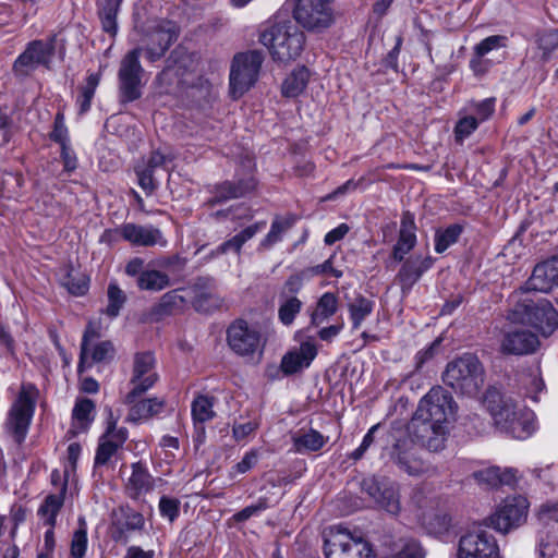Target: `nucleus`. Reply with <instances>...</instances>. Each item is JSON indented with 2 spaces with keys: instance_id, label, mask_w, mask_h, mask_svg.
I'll use <instances>...</instances> for the list:
<instances>
[{
  "instance_id": "1",
  "label": "nucleus",
  "mask_w": 558,
  "mask_h": 558,
  "mask_svg": "<svg viewBox=\"0 0 558 558\" xmlns=\"http://www.w3.org/2000/svg\"><path fill=\"white\" fill-rule=\"evenodd\" d=\"M258 41L268 49L275 61L288 62L303 51L305 35L288 21L269 23L260 28Z\"/></svg>"
},
{
  "instance_id": "2",
  "label": "nucleus",
  "mask_w": 558,
  "mask_h": 558,
  "mask_svg": "<svg viewBox=\"0 0 558 558\" xmlns=\"http://www.w3.org/2000/svg\"><path fill=\"white\" fill-rule=\"evenodd\" d=\"M442 380L456 392L473 397L484 385L485 371L476 355L465 353L447 364Z\"/></svg>"
},
{
  "instance_id": "3",
  "label": "nucleus",
  "mask_w": 558,
  "mask_h": 558,
  "mask_svg": "<svg viewBox=\"0 0 558 558\" xmlns=\"http://www.w3.org/2000/svg\"><path fill=\"white\" fill-rule=\"evenodd\" d=\"M141 46L134 49H141L149 62L160 60L168 49L179 37L180 28L175 22L167 19H149L140 27Z\"/></svg>"
},
{
  "instance_id": "4",
  "label": "nucleus",
  "mask_w": 558,
  "mask_h": 558,
  "mask_svg": "<svg viewBox=\"0 0 558 558\" xmlns=\"http://www.w3.org/2000/svg\"><path fill=\"white\" fill-rule=\"evenodd\" d=\"M226 341L230 351L246 362L258 361L266 344L260 328L243 318L230 323L226 330Z\"/></svg>"
},
{
  "instance_id": "5",
  "label": "nucleus",
  "mask_w": 558,
  "mask_h": 558,
  "mask_svg": "<svg viewBox=\"0 0 558 558\" xmlns=\"http://www.w3.org/2000/svg\"><path fill=\"white\" fill-rule=\"evenodd\" d=\"M510 317L514 322L533 326L544 337H549L558 328V312L545 299L534 301L525 298L518 301L511 310Z\"/></svg>"
},
{
  "instance_id": "6",
  "label": "nucleus",
  "mask_w": 558,
  "mask_h": 558,
  "mask_svg": "<svg viewBox=\"0 0 558 558\" xmlns=\"http://www.w3.org/2000/svg\"><path fill=\"white\" fill-rule=\"evenodd\" d=\"M335 0H295L293 19L311 33H323L336 22Z\"/></svg>"
},
{
  "instance_id": "7",
  "label": "nucleus",
  "mask_w": 558,
  "mask_h": 558,
  "mask_svg": "<svg viewBox=\"0 0 558 558\" xmlns=\"http://www.w3.org/2000/svg\"><path fill=\"white\" fill-rule=\"evenodd\" d=\"M326 558H372L371 544L362 536L353 535L344 527L336 526L325 538Z\"/></svg>"
},
{
  "instance_id": "8",
  "label": "nucleus",
  "mask_w": 558,
  "mask_h": 558,
  "mask_svg": "<svg viewBox=\"0 0 558 558\" xmlns=\"http://www.w3.org/2000/svg\"><path fill=\"white\" fill-rule=\"evenodd\" d=\"M264 61L258 50L236 53L230 70V92L233 98L244 95L257 81Z\"/></svg>"
},
{
  "instance_id": "9",
  "label": "nucleus",
  "mask_w": 558,
  "mask_h": 558,
  "mask_svg": "<svg viewBox=\"0 0 558 558\" xmlns=\"http://www.w3.org/2000/svg\"><path fill=\"white\" fill-rule=\"evenodd\" d=\"M35 392L33 385H23L8 414L5 427L19 445L25 440L34 415Z\"/></svg>"
},
{
  "instance_id": "10",
  "label": "nucleus",
  "mask_w": 558,
  "mask_h": 558,
  "mask_svg": "<svg viewBox=\"0 0 558 558\" xmlns=\"http://www.w3.org/2000/svg\"><path fill=\"white\" fill-rule=\"evenodd\" d=\"M141 49L130 50L121 60L118 71L121 104L133 102L142 97L144 69L140 62Z\"/></svg>"
},
{
  "instance_id": "11",
  "label": "nucleus",
  "mask_w": 558,
  "mask_h": 558,
  "mask_svg": "<svg viewBox=\"0 0 558 558\" xmlns=\"http://www.w3.org/2000/svg\"><path fill=\"white\" fill-rule=\"evenodd\" d=\"M456 402L452 396L442 387H433L418 402L413 415L418 418L433 422L438 425H446L456 411Z\"/></svg>"
},
{
  "instance_id": "12",
  "label": "nucleus",
  "mask_w": 558,
  "mask_h": 558,
  "mask_svg": "<svg viewBox=\"0 0 558 558\" xmlns=\"http://www.w3.org/2000/svg\"><path fill=\"white\" fill-rule=\"evenodd\" d=\"M158 380L156 359L151 352H140L134 355L132 375L130 378L131 390L124 397V403L131 404L148 391Z\"/></svg>"
},
{
  "instance_id": "13",
  "label": "nucleus",
  "mask_w": 558,
  "mask_h": 558,
  "mask_svg": "<svg viewBox=\"0 0 558 558\" xmlns=\"http://www.w3.org/2000/svg\"><path fill=\"white\" fill-rule=\"evenodd\" d=\"M410 441L430 452L441 451L446 446L448 427L413 415L407 427Z\"/></svg>"
},
{
  "instance_id": "14",
  "label": "nucleus",
  "mask_w": 558,
  "mask_h": 558,
  "mask_svg": "<svg viewBox=\"0 0 558 558\" xmlns=\"http://www.w3.org/2000/svg\"><path fill=\"white\" fill-rule=\"evenodd\" d=\"M458 558H500L499 547L495 537L480 527L460 538Z\"/></svg>"
},
{
  "instance_id": "15",
  "label": "nucleus",
  "mask_w": 558,
  "mask_h": 558,
  "mask_svg": "<svg viewBox=\"0 0 558 558\" xmlns=\"http://www.w3.org/2000/svg\"><path fill=\"white\" fill-rule=\"evenodd\" d=\"M527 512V500L522 496L506 498L497 511L487 521L488 526L494 530L507 533L523 522Z\"/></svg>"
},
{
  "instance_id": "16",
  "label": "nucleus",
  "mask_w": 558,
  "mask_h": 558,
  "mask_svg": "<svg viewBox=\"0 0 558 558\" xmlns=\"http://www.w3.org/2000/svg\"><path fill=\"white\" fill-rule=\"evenodd\" d=\"M392 461L409 475H423L436 473V468L417 456L416 450L408 438H399L390 452Z\"/></svg>"
},
{
  "instance_id": "17",
  "label": "nucleus",
  "mask_w": 558,
  "mask_h": 558,
  "mask_svg": "<svg viewBox=\"0 0 558 558\" xmlns=\"http://www.w3.org/2000/svg\"><path fill=\"white\" fill-rule=\"evenodd\" d=\"M361 489L388 513L396 515L400 512L401 505L397 484L378 481L376 477H366L361 482Z\"/></svg>"
},
{
  "instance_id": "18",
  "label": "nucleus",
  "mask_w": 558,
  "mask_h": 558,
  "mask_svg": "<svg viewBox=\"0 0 558 558\" xmlns=\"http://www.w3.org/2000/svg\"><path fill=\"white\" fill-rule=\"evenodd\" d=\"M173 160L170 154L161 153L159 149L150 153L146 160L137 163L134 171L137 175V182L146 195L153 194L158 187L156 173L159 169L169 171L168 163Z\"/></svg>"
},
{
  "instance_id": "19",
  "label": "nucleus",
  "mask_w": 558,
  "mask_h": 558,
  "mask_svg": "<svg viewBox=\"0 0 558 558\" xmlns=\"http://www.w3.org/2000/svg\"><path fill=\"white\" fill-rule=\"evenodd\" d=\"M110 233H112V231L107 230L105 235ZM113 233L118 234L124 241L134 246L149 247L155 245H167V240L163 238L162 232L151 225L141 226L129 222L113 230Z\"/></svg>"
},
{
  "instance_id": "20",
  "label": "nucleus",
  "mask_w": 558,
  "mask_h": 558,
  "mask_svg": "<svg viewBox=\"0 0 558 558\" xmlns=\"http://www.w3.org/2000/svg\"><path fill=\"white\" fill-rule=\"evenodd\" d=\"M541 345L538 336L525 328H515L504 333L500 351L507 355H529L535 353Z\"/></svg>"
},
{
  "instance_id": "21",
  "label": "nucleus",
  "mask_w": 558,
  "mask_h": 558,
  "mask_svg": "<svg viewBox=\"0 0 558 558\" xmlns=\"http://www.w3.org/2000/svg\"><path fill=\"white\" fill-rule=\"evenodd\" d=\"M401 263V267L396 275V282L400 286L402 295H408L422 276L432 268L434 258L413 255Z\"/></svg>"
},
{
  "instance_id": "22",
  "label": "nucleus",
  "mask_w": 558,
  "mask_h": 558,
  "mask_svg": "<svg viewBox=\"0 0 558 558\" xmlns=\"http://www.w3.org/2000/svg\"><path fill=\"white\" fill-rule=\"evenodd\" d=\"M256 189V180L252 175L236 180H228L216 184L208 204L214 206L231 199L241 198Z\"/></svg>"
},
{
  "instance_id": "23",
  "label": "nucleus",
  "mask_w": 558,
  "mask_h": 558,
  "mask_svg": "<svg viewBox=\"0 0 558 558\" xmlns=\"http://www.w3.org/2000/svg\"><path fill=\"white\" fill-rule=\"evenodd\" d=\"M558 286V257L538 263L526 282V290L548 292Z\"/></svg>"
},
{
  "instance_id": "24",
  "label": "nucleus",
  "mask_w": 558,
  "mask_h": 558,
  "mask_svg": "<svg viewBox=\"0 0 558 558\" xmlns=\"http://www.w3.org/2000/svg\"><path fill=\"white\" fill-rule=\"evenodd\" d=\"M53 53V38L48 41L34 40L28 44L26 50L16 59L14 69L22 71L23 68H36L40 64L47 65Z\"/></svg>"
},
{
  "instance_id": "25",
  "label": "nucleus",
  "mask_w": 558,
  "mask_h": 558,
  "mask_svg": "<svg viewBox=\"0 0 558 558\" xmlns=\"http://www.w3.org/2000/svg\"><path fill=\"white\" fill-rule=\"evenodd\" d=\"M317 355V348L310 341L302 342L299 348L287 352L280 363V369L287 376L296 374L307 367Z\"/></svg>"
},
{
  "instance_id": "26",
  "label": "nucleus",
  "mask_w": 558,
  "mask_h": 558,
  "mask_svg": "<svg viewBox=\"0 0 558 558\" xmlns=\"http://www.w3.org/2000/svg\"><path fill=\"white\" fill-rule=\"evenodd\" d=\"M179 53L178 49L173 50L167 59L166 68L156 76V83L160 90L168 93L183 90L187 86L184 78L186 65L177 64L175 56Z\"/></svg>"
},
{
  "instance_id": "27",
  "label": "nucleus",
  "mask_w": 558,
  "mask_h": 558,
  "mask_svg": "<svg viewBox=\"0 0 558 558\" xmlns=\"http://www.w3.org/2000/svg\"><path fill=\"white\" fill-rule=\"evenodd\" d=\"M481 402L490 414L496 426L500 423L507 422V417L512 414V409L517 405L512 399L504 397L495 387L486 389Z\"/></svg>"
},
{
  "instance_id": "28",
  "label": "nucleus",
  "mask_w": 558,
  "mask_h": 558,
  "mask_svg": "<svg viewBox=\"0 0 558 558\" xmlns=\"http://www.w3.org/2000/svg\"><path fill=\"white\" fill-rule=\"evenodd\" d=\"M144 524L142 513L131 508H121L119 517L112 523V537L118 542H126L129 534L143 530Z\"/></svg>"
},
{
  "instance_id": "29",
  "label": "nucleus",
  "mask_w": 558,
  "mask_h": 558,
  "mask_svg": "<svg viewBox=\"0 0 558 558\" xmlns=\"http://www.w3.org/2000/svg\"><path fill=\"white\" fill-rule=\"evenodd\" d=\"M154 488V478L141 462L132 464V473L125 484V492L132 499H137Z\"/></svg>"
},
{
  "instance_id": "30",
  "label": "nucleus",
  "mask_w": 558,
  "mask_h": 558,
  "mask_svg": "<svg viewBox=\"0 0 558 558\" xmlns=\"http://www.w3.org/2000/svg\"><path fill=\"white\" fill-rule=\"evenodd\" d=\"M533 414L523 413L512 409V414L507 417V422L500 423L497 427L509 433L513 438L524 439L534 430Z\"/></svg>"
},
{
  "instance_id": "31",
  "label": "nucleus",
  "mask_w": 558,
  "mask_h": 558,
  "mask_svg": "<svg viewBox=\"0 0 558 558\" xmlns=\"http://www.w3.org/2000/svg\"><path fill=\"white\" fill-rule=\"evenodd\" d=\"M266 227V221H257L251 226H247L242 231L230 238L229 240L222 242L216 248V254H226L229 252H234L240 254L242 246L253 239L256 233L262 231Z\"/></svg>"
},
{
  "instance_id": "32",
  "label": "nucleus",
  "mask_w": 558,
  "mask_h": 558,
  "mask_svg": "<svg viewBox=\"0 0 558 558\" xmlns=\"http://www.w3.org/2000/svg\"><path fill=\"white\" fill-rule=\"evenodd\" d=\"M185 304V299L179 293L178 290H171L165 293L159 302L150 310V317L154 320H160L166 316L173 315L181 311Z\"/></svg>"
},
{
  "instance_id": "33",
  "label": "nucleus",
  "mask_w": 558,
  "mask_h": 558,
  "mask_svg": "<svg viewBox=\"0 0 558 558\" xmlns=\"http://www.w3.org/2000/svg\"><path fill=\"white\" fill-rule=\"evenodd\" d=\"M123 0H104L98 4L102 31L114 37L118 33L117 16Z\"/></svg>"
},
{
  "instance_id": "34",
  "label": "nucleus",
  "mask_w": 558,
  "mask_h": 558,
  "mask_svg": "<svg viewBox=\"0 0 558 558\" xmlns=\"http://www.w3.org/2000/svg\"><path fill=\"white\" fill-rule=\"evenodd\" d=\"M310 80V71L305 66L294 69L283 81L281 92L284 97L293 98L304 92Z\"/></svg>"
},
{
  "instance_id": "35",
  "label": "nucleus",
  "mask_w": 558,
  "mask_h": 558,
  "mask_svg": "<svg viewBox=\"0 0 558 558\" xmlns=\"http://www.w3.org/2000/svg\"><path fill=\"white\" fill-rule=\"evenodd\" d=\"M66 483H63L60 494H51L45 498V501L38 509V515L43 518L46 525L53 527L57 515L64 502V492Z\"/></svg>"
},
{
  "instance_id": "36",
  "label": "nucleus",
  "mask_w": 558,
  "mask_h": 558,
  "mask_svg": "<svg viewBox=\"0 0 558 558\" xmlns=\"http://www.w3.org/2000/svg\"><path fill=\"white\" fill-rule=\"evenodd\" d=\"M338 310L337 296L331 292H325L317 301L316 307L311 314V324L319 326L330 318Z\"/></svg>"
},
{
  "instance_id": "37",
  "label": "nucleus",
  "mask_w": 558,
  "mask_h": 558,
  "mask_svg": "<svg viewBox=\"0 0 558 558\" xmlns=\"http://www.w3.org/2000/svg\"><path fill=\"white\" fill-rule=\"evenodd\" d=\"M136 283L140 290L153 292L161 291L172 284L167 272L156 269H146L137 278Z\"/></svg>"
},
{
  "instance_id": "38",
  "label": "nucleus",
  "mask_w": 558,
  "mask_h": 558,
  "mask_svg": "<svg viewBox=\"0 0 558 558\" xmlns=\"http://www.w3.org/2000/svg\"><path fill=\"white\" fill-rule=\"evenodd\" d=\"M130 405L132 407L129 412V418L131 421H140L159 414L165 407V401L158 398H148L138 402L135 401Z\"/></svg>"
},
{
  "instance_id": "39",
  "label": "nucleus",
  "mask_w": 558,
  "mask_h": 558,
  "mask_svg": "<svg viewBox=\"0 0 558 558\" xmlns=\"http://www.w3.org/2000/svg\"><path fill=\"white\" fill-rule=\"evenodd\" d=\"M296 221L294 215H288L286 217H276L270 226L269 232L262 240L259 246L264 248H270L276 243L282 240V235L289 229L293 227Z\"/></svg>"
},
{
  "instance_id": "40",
  "label": "nucleus",
  "mask_w": 558,
  "mask_h": 558,
  "mask_svg": "<svg viewBox=\"0 0 558 558\" xmlns=\"http://www.w3.org/2000/svg\"><path fill=\"white\" fill-rule=\"evenodd\" d=\"M106 430L100 438L121 449L129 437V430L123 426L118 427L119 417L110 408L106 409Z\"/></svg>"
},
{
  "instance_id": "41",
  "label": "nucleus",
  "mask_w": 558,
  "mask_h": 558,
  "mask_svg": "<svg viewBox=\"0 0 558 558\" xmlns=\"http://www.w3.org/2000/svg\"><path fill=\"white\" fill-rule=\"evenodd\" d=\"M353 330L361 327L362 323L373 313L374 302L363 295H357L348 305Z\"/></svg>"
},
{
  "instance_id": "42",
  "label": "nucleus",
  "mask_w": 558,
  "mask_h": 558,
  "mask_svg": "<svg viewBox=\"0 0 558 558\" xmlns=\"http://www.w3.org/2000/svg\"><path fill=\"white\" fill-rule=\"evenodd\" d=\"M327 439L316 429L293 437V445L296 452L317 451L326 444Z\"/></svg>"
},
{
  "instance_id": "43",
  "label": "nucleus",
  "mask_w": 558,
  "mask_h": 558,
  "mask_svg": "<svg viewBox=\"0 0 558 558\" xmlns=\"http://www.w3.org/2000/svg\"><path fill=\"white\" fill-rule=\"evenodd\" d=\"M463 232V226L460 223H453L445 229H438L435 233V251L438 254H442L452 244L457 243L460 235Z\"/></svg>"
},
{
  "instance_id": "44",
  "label": "nucleus",
  "mask_w": 558,
  "mask_h": 558,
  "mask_svg": "<svg viewBox=\"0 0 558 558\" xmlns=\"http://www.w3.org/2000/svg\"><path fill=\"white\" fill-rule=\"evenodd\" d=\"M279 298V308H278V317L280 322L289 326L291 325L296 315L301 312L303 303L298 296H278Z\"/></svg>"
},
{
  "instance_id": "45",
  "label": "nucleus",
  "mask_w": 558,
  "mask_h": 558,
  "mask_svg": "<svg viewBox=\"0 0 558 558\" xmlns=\"http://www.w3.org/2000/svg\"><path fill=\"white\" fill-rule=\"evenodd\" d=\"M107 299L108 305L104 313L111 318H116L126 303V294L116 281H111L107 289Z\"/></svg>"
},
{
  "instance_id": "46",
  "label": "nucleus",
  "mask_w": 558,
  "mask_h": 558,
  "mask_svg": "<svg viewBox=\"0 0 558 558\" xmlns=\"http://www.w3.org/2000/svg\"><path fill=\"white\" fill-rule=\"evenodd\" d=\"M215 398L209 396H198L192 402V416L195 423H205L215 417L214 411Z\"/></svg>"
},
{
  "instance_id": "47",
  "label": "nucleus",
  "mask_w": 558,
  "mask_h": 558,
  "mask_svg": "<svg viewBox=\"0 0 558 558\" xmlns=\"http://www.w3.org/2000/svg\"><path fill=\"white\" fill-rule=\"evenodd\" d=\"M395 549V553L385 554V558H425L421 544L413 538H401Z\"/></svg>"
},
{
  "instance_id": "48",
  "label": "nucleus",
  "mask_w": 558,
  "mask_h": 558,
  "mask_svg": "<svg viewBox=\"0 0 558 558\" xmlns=\"http://www.w3.org/2000/svg\"><path fill=\"white\" fill-rule=\"evenodd\" d=\"M95 404L90 399H78L73 408V420L75 424L82 429L86 430L89 424L94 421Z\"/></svg>"
},
{
  "instance_id": "49",
  "label": "nucleus",
  "mask_w": 558,
  "mask_h": 558,
  "mask_svg": "<svg viewBox=\"0 0 558 558\" xmlns=\"http://www.w3.org/2000/svg\"><path fill=\"white\" fill-rule=\"evenodd\" d=\"M100 82V73H90L86 78V84L81 87V95L77 98L80 114L86 113L90 109L97 86Z\"/></svg>"
},
{
  "instance_id": "50",
  "label": "nucleus",
  "mask_w": 558,
  "mask_h": 558,
  "mask_svg": "<svg viewBox=\"0 0 558 558\" xmlns=\"http://www.w3.org/2000/svg\"><path fill=\"white\" fill-rule=\"evenodd\" d=\"M416 245V234L400 230L397 243L392 247L391 257L396 262H402Z\"/></svg>"
},
{
  "instance_id": "51",
  "label": "nucleus",
  "mask_w": 558,
  "mask_h": 558,
  "mask_svg": "<svg viewBox=\"0 0 558 558\" xmlns=\"http://www.w3.org/2000/svg\"><path fill=\"white\" fill-rule=\"evenodd\" d=\"M80 527L74 532L71 541V555L83 558L87 548V529L84 519L78 520Z\"/></svg>"
},
{
  "instance_id": "52",
  "label": "nucleus",
  "mask_w": 558,
  "mask_h": 558,
  "mask_svg": "<svg viewBox=\"0 0 558 558\" xmlns=\"http://www.w3.org/2000/svg\"><path fill=\"white\" fill-rule=\"evenodd\" d=\"M508 43V38L502 35H492L483 40H481L477 45L474 46V54L478 57H484L493 50H497L499 48H506Z\"/></svg>"
},
{
  "instance_id": "53",
  "label": "nucleus",
  "mask_w": 558,
  "mask_h": 558,
  "mask_svg": "<svg viewBox=\"0 0 558 558\" xmlns=\"http://www.w3.org/2000/svg\"><path fill=\"white\" fill-rule=\"evenodd\" d=\"M539 558H558V539L550 532H541L537 545Z\"/></svg>"
},
{
  "instance_id": "54",
  "label": "nucleus",
  "mask_w": 558,
  "mask_h": 558,
  "mask_svg": "<svg viewBox=\"0 0 558 558\" xmlns=\"http://www.w3.org/2000/svg\"><path fill=\"white\" fill-rule=\"evenodd\" d=\"M478 120L473 116L459 119L453 131L456 142L463 143L478 128Z\"/></svg>"
},
{
  "instance_id": "55",
  "label": "nucleus",
  "mask_w": 558,
  "mask_h": 558,
  "mask_svg": "<svg viewBox=\"0 0 558 558\" xmlns=\"http://www.w3.org/2000/svg\"><path fill=\"white\" fill-rule=\"evenodd\" d=\"M66 290L76 296L84 295L88 291V280L82 274L70 272L63 280Z\"/></svg>"
},
{
  "instance_id": "56",
  "label": "nucleus",
  "mask_w": 558,
  "mask_h": 558,
  "mask_svg": "<svg viewBox=\"0 0 558 558\" xmlns=\"http://www.w3.org/2000/svg\"><path fill=\"white\" fill-rule=\"evenodd\" d=\"M306 276L305 270L289 276L279 292V296H296L295 294L303 288Z\"/></svg>"
},
{
  "instance_id": "57",
  "label": "nucleus",
  "mask_w": 558,
  "mask_h": 558,
  "mask_svg": "<svg viewBox=\"0 0 558 558\" xmlns=\"http://www.w3.org/2000/svg\"><path fill=\"white\" fill-rule=\"evenodd\" d=\"M473 476L480 485H483L487 488H497L500 486L498 466H490L480 470L474 472Z\"/></svg>"
},
{
  "instance_id": "58",
  "label": "nucleus",
  "mask_w": 558,
  "mask_h": 558,
  "mask_svg": "<svg viewBox=\"0 0 558 558\" xmlns=\"http://www.w3.org/2000/svg\"><path fill=\"white\" fill-rule=\"evenodd\" d=\"M100 337L99 328L94 324L89 323L86 327V330L83 335L82 343H81V355L78 363V372H82L83 364L85 363L88 352H89V342L94 339H98Z\"/></svg>"
},
{
  "instance_id": "59",
  "label": "nucleus",
  "mask_w": 558,
  "mask_h": 558,
  "mask_svg": "<svg viewBox=\"0 0 558 558\" xmlns=\"http://www.w3.org/2000/svg\"><path fill=\"white\" fill-rule=\"evenodd\" d=\"M119 448L106 440L99 438V444L95 456V465H107L118 453Z\"/></svg>"
},
{
  "instance_id": "60",
  "label": "nucleus",
  "mask_w": 558,
  "mask_h": 558,
  "mask_svg": "<svg viewBox=\"0 0 558 558\" xmlns=\"http://www.w3.org/2000/svg\"><path fill=\"white\" fill-rule=\"evenodd\" d=\"M267 508H269L268 498L259 497L256 504L243 508L241 511L234 513L232 518L235 522H244Z\"/></svg>"
},
{
  "instance_id": "61",
  "label": "nucleus",
  "mask_w": 558,
  "mask_h": 558,
  "mask_svg": "<svg viewBox=\"0 0 558 558\" xmlns=\"http://www.w3.org/2000/svg\"><path fill=\"white\" fill-rule=\"evenodd\" d=\"M159 511L163 518H167L170 522H173L180 512V501L177 498L162 496L159 500Z\"/></svg>"
},
{
  "instance_id": "62",
  "label": "nucleus",
  "mask_w": 558,
  "mask_h": 558,
  "mask_svg": "<svg viewBox=\"0 0 558 558\" xmlns=\"http://www.w3.org/2000/svg\"><path fill=\"white\" fill-rule=\"evenodd\" d=\"M538 48L543 51L544 59L558 48V28L545 32L538 37Z\"/></svg>"
},
{
  "instance_id": "63",
  "label": "nucleus",
  "mask_w": 558,
  "mask_h": 558,
  "mask_svg": "<svg viewBox=\"0 0 558 558\" xmlns=\"http://www.w3.org/2000/svg\"><path fill=\"white\" fill-rule=\"evenodd\" d=\"M523 383L526 387L527 396L535 402L538 401L537 393L542 392L545 389V384L543 378L537 373H531L526 375L523 379Z\"/></svg>"
},
{
  "instance_id": "64",
  "label": "nucleus",
  "mask_w": 558,
  "mask_h": 558,
  "mask_svg": "<svg viewBox=\"0 0 558 558\" xmlns=\"http://www.w3.org/2000/svg\"><path fill=\"white\" fill-rule=\"evenodd\" d=\"M495 98H486L482 101L475 102L473 105V110L476 114V119L478 120V123L486 121L492 117V114L495 111Z\"/></svg>"
}]
</instances>
